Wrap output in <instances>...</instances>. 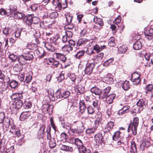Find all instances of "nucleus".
<instances>
[{
    "mask_svg": "<svg viewBox=\"0 0 153 153\" xmlns=\"http://www.w3.org/2000/svg\"><path fill=\"white\" fill-rule=\"evenodd\" d=\"M123 134L122 132L119 131H115L114 134V135L112 136L113 140H114L116 141L120 138V137H123L122 136Z\"/></svg>",
    "mask_w": 153,
    "mask_h": 153,
    "instance_id": "nucleus-25",
    "label": "nucleus"
},
{
    "mask_svg": "<svg viewBox=\"0 0 153 153\" xmlns=\"http://www.w3.org/2000/svg\"><path fill=\"white\" fill-rule=\"evenodd\" d=\"M74 144L78 148L82 146L83 144L82 141L78 138H76L75 139Z\"/></svg>",
    "mask_w": 153,
    "mask_h": 153,
    "instance_id": "nucleus-56",
    "label": "nucleus"
},
{
    "mask_svg": "<svg viewBox=\"0 0 153 153\" xmlns=\"http://www.w3.org/2000/svg\"><path fill=\"white\" fill-rule=\"evenodd\" d=\"M121 16L119 15L115 18L113 22V23L117 25L118 27L117 29H120V25H122V23L121 22Z\"/></svg>",
    "mask_w": 153,
    "mask_h": 153,
    "instance_id": "nucleus-26",
    "label": "nucleus"
},
{
    "mask_svg": "<svg viewBox=\"0 0 153 153\" xmlns=\"http://www.w3.org/2000/svg\"><path fill=\"white\" fill-rule=\"evenodd\" d=\"M24 14L22 13L19 11H16L15 13H13V17L15 19H21L24 16Z\"/></svg>",
    "mask_w": 153,
    "mask_h": 153,
    "instance_id": "nucleus-33",
    "label": "nucleus"
},
{
    "mask_svg": "<svg viewBox=\"0 0 153 153\" xmlns=\"http://www.w3.org/2000/svg\"><path fill=\"white\" fill-rule=\"evenodd\" d=\"M11 128L10 130V132L11 133H13L14 132L16 129H19L17 127L14 125V124H11Z\"/></svg>",
    "mask_w": 153,
    "mask_h": 153,
    "instance_id": "nucleus-64",
    "label": "nucleus"
},
{
    "mask_svg": "<svg viewBox=\"0 0 153 153\" xmlns=\"http://www.w3.org/2000/svg\"><path fill=\"white\" fill-rule=\"evenodd\" d=\"M55 55L56 58L62 62H65L67 60V57H66L65 55L63 54L59 53H54Z\"/></svg>",
    "mask_w": 153,
    "mask_h": 153,
    "instance_id": "nucleus-14",
    "label": "nucleus"
},
{
    "mask_svg": "<svg viewBox=\"0 0 153 153\" xmlns=\"http://www.w3.org/2000/svg\"><path fill=\"white\" fill-rule=\"evenodd\" d=\"M27 47L28 49L31 50H36L38 48V46L35 43H30L28 44L27 45Z\"/></svg>",
    "mask_w": 153,
    "mask_h": 153,
    "instance_id": "nucleus-39",
    "label": "nucleus"
},
{
    "mask_svg": "<svg viewBox=\"0 0 153 153\" xmlns=\"http://www.w3.org/2000/svg\"><path fill=\"white\" fill-rule=\"evenodd\" d=\"M103 138L102 134L101 133H98L96 134L94 136V140L96 143H101L102 142Z\"/></svg>",
    "mask_w": 153,
    "mask_h": 153,
    "instance_id": "nucleus-21",
    "label": "nucleus"
},
{
    "mask_svg": "<svg viewBox=\"0 0 153 153\" xmlns=\"http://www.w3.org/2000/svg\"><path fill=\"white\" fill-rule=\"evenodd\" d=\"M139 123V119L137 117L133 118V122H131L129 125L128 128V131L129 132L131 130L132 131V134L135 135L137 134V129Z\"/></svg>",
    "mask_w": 153,
    "mask_h": 153,
    "instance_id": "nucleus-2",
    "label": "nucleus"
},
{
    "mask_svg": "<svg viewBox=\"0 0 153 153\" xmlns=\"http://www.w3.org/2000/svg\"><path fill=\"white\" fill-rule=\"evenodd\" d=\"M95 66L94 63H88L84 70L85 74L87 75H90L93 71V69Z\"/></svg>",
    "mask_w": 153,
    "mask_h": 153,
    "instance_id": "nucleus-6",
    "label": "nucleus"
},
{
    "mask_svg": "<svg viewBox=\"0 0 153 153\" xmlns=\"http://www.w3.org/2000/svg\"><path fill=\"white\" fill-rule=\"evenodd\" d=\"M114 123L113 121L108 122L105 125L103 129V132L105 133L110 132L113 129Z\"/></svg>",
    "mask_w": 153,
    "mask_h": 153,
    "instance_id": "nucleus-7",
    "label": "nucleus"
},
{
    "mask_svg": "<svg viewBox=\"0 0 153 153\" xmlns=\"http://www.w3.org/2000/svg\"><path fill=\"white\" fill-rule=\"evenodd\" d=\"M9 85L11 88H15L17 86L18 83L16 80H13L9 83Z\"/></svg>",
    "mask_w": 153,
    "mask_h": 153,
    "instance_id": "nucleus-51",
    "label": "nucleus"
},
{
    "mask_svg": "<svg viewBox=\"0 0 153 153\" xmlns=\"http://www.w3.org/2000/svg\"><path fill=\"white\" fill-rule=\"evenodd\" d=\"M93 21L97 25H104L103 21L101 18H98L97 16H94L93 19Z\"/></svg>",
    "mask_w": 153,
    "mask_h": 153,
    "instance_id": "nucleus-31",
    "label": "nucleus"
},
{
    "mask_svg": "<svg viewBox=\"0 0 153 153\" xmlns=\"http://www.w3.org/2000/svg\"><path fill=\"white\" fill-rule=\"evenodd\" d=\"M144 57L146 59V60L148 61V62H147V64L148 65L149 63L151 62V59L152 57L153 58L152 56L150 54L148 53H146L144 55Z\"/></svg>",
    "mask_w": 153,
    "mask_h": 153,
    "instance_id": "nucleus-59",
    "label": "nucleus"
},
{
    "mask_svg": "<svg viewBox=\"0 0 153 153\" xmlns=\"http://www.w3.org/2000/svg\"><path fill=\"white\" fill-rule=\"evenodd\" d=\"M97 130V129L94 127H92L86 129L85 131L87 134L91 135L92 134H94Z\"/></svg>",
    "mask_w": 153,
    "mask_h": 153,
    "instance_id": "nucleus-41",
    "label": "nucleus"
},
{
    "mask_svg": "<svg viewBox=\"0 0 153 153\" xmlns=\"http://www.w3.org/2000/svg\"><path fill=\"white\" fill-rule=\"evenodd\" d=\"M45 47L47 48V50L51 52H53L55 50V47L49 43H45Z\"/></svg>",
    "mask_w": 153,
    "mask_h": 153,
    "instance_id": "nucleus-42",
    "label": "nucleus"
},
{
    "mask_svg": "<svg viewBox=\"0 0 153 153\" xmlns=\"http://www.w3.org/2000/svg\"><path fill=\"white\" fill-rule=\"evenodd\" d=\"M146 37L149 40H151L153 39V28H148L147 30L144 32Z\"/></svg>",
    "mask_w": 153,
    "mask_h": 153,
    "instance_id": "nucleus-9",
    "label": "nucleus"
},
{
    "mask_svg": "<svg viewBox=\"0 0 153 153\" xmlns=\"http://www.w3.org/2000/svg\"><path fill=\"white\" fill-rule=\"evenodd\" d=\"M115 38L114 37H111L108 40V46L110 47H114L116 45L115 43L114 42Z\"/></svg>",
    "mask_w": 153,
    "mask_h": 153,
    "instance_id": "nucleus-48",
    "label": "nucleus"
},
{
    "mask_svg": "<svg viewBox=\"0 0 153 153\" xmlns=\"http://www.w3.org/2000/svg\"><path fill=\"white\" fill-rule=\"evenodd\" d=\"M50 40L55 45L59 46L60 42L59 35L56 34L55 35L52 37Z\"/></svg>",
    "mask_w": 153,
    "mask_h": 153,
    "instance_id": "nucleus-12",
    "label": "nucleus"
},
{
    "mask_svg": "<svg viewBox=\"0 0 153 153\" xmlns=\"http://www.w3.org/2000/svg\"><path fill=\"white\" fill-rule=\"evenodd\" d=\"M102 113L98 111L97 113L96 120L102 122Z\"/></svg>",
    "mask_w": 153,
    "mask_h": 153,
    "instance_id": "nucleus-61",
    "label": "nucleus"
},
{
    "mask_svg": "<svg viewBox=\"0 0 153 153\" xmlns=\"http://www.w3.org/2000/svg\"><path fill=\"white\" fill-rule=\"evenodd\" d=\"M140 74L135 72L131 74V80L134 84L138 85L141 81Z\"/></svg>",
    "mask_w": 153,
    "mask_h": 153,
    "instance_id": "nucleus-4",
    "label": "nucleus"
},
{
    "mask_svg": "<svg viewBox=\"0 0 153 153\" xmlns=\"http://www.w3.org/2000/svg\"><path fill=\"white\" fill-rule=\"evenodd\" d=\"M68 138V136L67 134L65 132H62L60 136L61 140L65 142Z\"/></svg>",
    "mask_w": 153,
    "mask_h": 153,
    "instance_id": "nucleus-47",
    "label": "nucleus"
},
{
    "mask_svg": "<svg viewBox=\"0 0 153 153\" xmlns=\"http://www.w3.org/2000/svg\"><path fill=\"white\" fill-rule=\"evenodd\" d=\"M9 58L12 62H14L16 61V59L18 58V57L16 55L12 53L9 56Z\"/></svg>",
    "mask_w": 153,
    "mask_h": 153,
    "instance_id": "nucleus-60",
    "label": "nucleus"
},
{
    "mask_svg": "<svg viewBox=\"0 0 153 153\" xmlns=\"http://www.w3.org/2000/svg\"><path fill=\"white\" fill-rule=\"evenodd\" d=\"M26 19L25 22L28 25H31L33 24V15H29L25 17Z\"/></svg>",
    "mask_w": 153,
    "mask_h": 153,
    "instance_id": "nucleus-36",
    "label": "nucleus"
},
{
    "mask_svg": "<svg viewBox=\"0 0 153 153\" xmlns=\"http://www.w3.org/2000/svg\"><path fill=\"white\" fill-rule=\"evenodd\" d=\"M31 114V112L30 111L23 112L20 115V120L21 121H25L28 119Z\"/></svg>",
    "mask_w": 153,
    "mask_h": 153,
    "instance_id": "nucleus-11",
    "label": "nucleus"
},
{
    "mask_svg": "<svg viewBox=\"0 0 153 153\" xmlns=\"http://www.w3.org/2000/svg\"><path fill=\"white\" fill-rule=\"evenodd\" d=\"M65 16L66 19V24L71 23L73 18V16L69 13H67L65 14Z\"/></svg>",
    "mask_w": 153,
    "mask_h": 153,
    "instance_id": "nucleus-37",
    "label": "nucleus"
},
{
    "mask_svg": "<svg viewBox=\"0 0 153 153\" xmlns=\"http://www.w3.org/2000/svg\"><path fill=\"white\" fill-rule=\"evenodd\" d=\"M85 52L84 50L79 51L75 55V57L76 58L79 59L82 57L84 55Z\"/></svg>",
    "mask_w": 153,
    "mask_h": 153,
    "instance_id": "nucleus-49",
    "label": "nucleus"
},
{
    "mask_svg": "<svg viewBox=\"0 0 153 153\" xmlns=\"http://www.w3.org/2000/svg\"><path fill=\"white\" fill-rule=\"evenodd\" d=\"M104 79L105 83L107 84H113L114 82L112 76L111 74H108L106 75L104 77Z\"/></svg>",
    "mask_w": 153,
    "mask_h": 153,
    "instance_id": "nucleus-19",
    "label": "nucleus"
},
{
    "mask_svg": "<svg viewBox=\"0 0 153 153\" xmlns=\"http://www.w3.org/2000/svg\"><path fill=\"white\" fill-rule=\"evenodd\" d=\"M122 88L124 90H127L130 88L129 82L127 81H125L123 83L122 86Z\"/></svg>",
    "mask_w": 153,
    "mask_h": 153,
    "instance_id": "nucleus-44",
    "label": "nucleus"
},
{
    "mask_svg": "<svg viewBox=\"0 0 153 153\" xmlns=\"http://www.w3.org/2000/svg\"><path fill=\"white\" fill-rule=\"evenodd\" d=\"M48 144L49 147L51 148H54L56 145V141L54 138H52L48 142Z\"/></svg>",
    "mask_w": 153,
    "mask_h": 153,
    "instance_id": "nucleus-46",
    "label": "nucleus"
},
{
    "mask_svg": "<svg viewBox=\"0 0 153 153\" xmlns=\"http://www.w3.org/2000/svg\"><path fill=\"white\" fill-rule=\"evenodd\" d=\"M22 30L21 29H17L15 31V36L16 38H18L20 36Z\"/></svg>",
    "mask_w": 153,
    "mask_h": 153,
    "instance_id": "nucleus-63",
    "label": "nucleus"
},
{
    "mask_svg": "<svg viewBox=\"0 0 153 153\" xmlns=\"http://www.w3.org/2000/svg\"><path fill=\"white\" fill-rule=\"evenodd\" d=\"M76 89L78 91L77 92L79 93L80 94H83L85 92V87L83 85L80 84L76 86Z\"/></svg>",
    "mask_w": 153,
    "mask_h": 153,
    "instance_id": "nucleus-32",
    "label": "nucleus"
},
{
    "mask_svg": "<svg viewBox=\"0 0 153 153\" xmlns=\"http://www.w3.org/2000/svg\"><path fill=\"white\" fill-rule=\"evenodd\" d=\"M51 24L49 22L45 21L40 23V27L43 29L46 28L47 27H48V25H51Z\"/></svg>",
    "mask_w": 153,
    "mask_h": 153,
    "instance_id": "nucleus-43",
    "label": "nucleus"
},
{
    "mask_svg": "<svg viewBox=\"0 0 153 153\" xmlns=\"http://www.w3.org/2000/svg\"><path fill=\"white\" fill-rule=\"evenodd\" d=\"M89 40L85 39H81L78 40L77 42V46H84L88 42Z\"/></svg>",
    "mask_w": 153,
    "mask_h": 153,
    "instance_id": "nucleus-29",
    "label": "nucleus"
},
{
    "mask_svg": "<svg viewBox=\"0 0 153 153\" xmlns=\"http://www.w3.org/2000/svg\"><path fill=\"white\" fill-rule=\"evenodd\" d=\"M87 112L89 114H95V111L94 108L91 105H88L87 107Z\"/></svg>",
    "mask_w": 153,
    "mask_h": 153,
    "instance_id": "nucleus-45",
    "label": "nucleus"
},
{
    "mask_svg": "<svg viewBox=\"0 0 153 153\" xmlns=\"http://www.w3.org/2000/svg\"><path fill=\"white\" fill-rule=\"evenodd\" d=\"M70 95V92L68 90L63 91L61 88L58 89L56 92L55 95L57 99L68 97Z\"/></svg>",
    "mask_w": 153,
    "mask_h": 153,
    "instance_id": "nucleus-3",
    "label": "nucleus"
},
{
    "mask_svg": "<svg viewBox=\"0 0 153 153\" xmlns=\"http://www.w3.org/2000/svg\"><path fill=\"white\" fill-rule=\"evenodd\" d=\"M60 149L67 152H72L73 151V148L72 147L62 144L61 146Z\"/></svg>",
    "mask_w": 153,
    "mask_h": 153,
    "instance_id": "nucleus-28",
    "label": "nucleus"
},
{
    "mask_svg": "<svg viewBox=\"0 0 153 153\" xmlns=\"http://www.w3.org/2000/svg\"><path fill=\"white\" fill-rule=\"evenodd\" d=\"M24 54L23 55L25 56L27 60L31 61L34 58L32 52H28L26 49H25Z\"/></svg>",
    "mask_w": 153,
    "mask_h": 153,
    "instance_id": "nucleus-13",
    "label": "nucleus"
},
{
    "mask_svg": "<svg viewBox=\"0 0 153 153\" xmlns=\"http://www.w3.org/2000/svg\"><path fill=\"white\" fill-rule=\"evenodd\" d=\"M90 91L92 94H94L97 96H99L101 93V89L96 87H92L90 89Z\"/></svg>",
    "mask_w": 153,
    "mask_h": 153,
    "instance_id": "nucleus-22",
    "label": "nucleus"
},
{
    "mask_svg": "<svg viewBox=\"0 0 153 153\" xmlns=\"http://www.w3.org/2000/svg\"><path fill=\"white\" fill-rule=\"evenodd\" d=\"M45 125H42L40 127L37 134V137L39 139L43 138L45 135Z\"/></svg>",
    "mask_w": 153,
    "mask_h": 153,
    "instance_id": "nucleus-10",
    "label": "nucleus"
},
{
    "mask_svg": "<svg viewBox=\"0 0 153 153\" xmlns=\"http://www.w3.org/2000/svg\"><path fill=\"white\" fill-rule=\"evenodd\" d=\"M17 10V7L15 5H11L10 8V11L9 12L10 15L15 13Z\"/></svg>",
    "mask_w": 153,
    "mask_h": 153,
    "instance_id": "nucleus-50",
    "label": "nucleus"
},
{
    "mask_svg": "<svg viewBox=\"0 0 153 153\" xmlns=\"http://www.w3.org/2000/svg\"><path fill=\"white\" fill-rule=\"evenodd\" d=\"M130 108L128 105H125L119 111L117 114L120 116L123 115L129 112Z\"/></svg>",
    "mask_w": 153,
    "mask_h": 153,
    "instance_id": "nucleus-8",
    "label": "nucleus"
},
{
    "mask_svg": "<svg viewBox=\"0 0 153 153\" xmlns=\"http://www.w3.org/2000/svg\"><path fill=\"white\" fill-rule=\"evenodd\" d=\"M32 103L30 101H26L24 102L23 105L24 108L25 109L30 108L32 106Z\"/></svg>",
    "mask_w": 153,
    "mask_h": 153,
    "instance_id": "nucleus-57",
    "label": "nucleus"
},
{
    "mask_svg": "<svg viewBox=\"0 0 153 153\" xmlns=\"http://www.w3.org/2000/svg\"><path fill=\"white\" fill-rule=\"evenodd\" d=\"M44 51V50L41 49L40 50L37 49L36 50H34V53L35 54L37 55L38 58L40 59V57L42 55V53Z\"/></svg>",
    "mask_w": 153,
    "mask_h": 153,
    "instance_id": "nucleus-53",
    "label": "nucleus"
},
{
    "mask_svg": "<svg viewBox=\"0 0 153 153\" xmlns=\"http://www.w3.org/2000/svg\"><path fill=\"white\" fill-rule=\"evenodd\" d=\"M127 49L128 48L126 45H123L119 47V50L121 53H124L126 51Z\"/></svg>",
    "mask_w": 153,
    "mask_h": 153,
    "instance_id": "nucleus-54",
    "label": "nucleus"
},
{
    "mask_svg": "<svg viewBox=\"0 0 153 153\" xmlns=\"http://www.w3.org/2000/svg\"><path fill=\"white\" fill-rule=\"evenodd\" d=\"M32 76L31 75L29 74H27L26 77L24 82L27 83H29L31 82L32 79Z\"/></svg>",
    "mask_w": 153,
    "mask_h": 153,
    "instance_id": "nucleus-62",
    "label": "nucleus"
},
{
    "mask_svg": "<svg viewBox=\"0 0 153 153\" xmlns=\"http://www.w3.org/2000/svg\"><path fill=\"white\" fill-rule=\"evenodd\" d=\"M70 131L73 134H79L82 133L85 129L84 126L82 122L79 121L73 122Z\"/></svg>",
    "mask_w": 153,
    "mask_h": 153,
    "instance_id": "nucleus-1",
    "label": "nucleus"
},
{
    "mask_svg": "<svg viewBox=\"0 0 153 153\" xmlns=\"http://www.w3.org/2000/svg\"><path fill=\"white\" fill-rule=\"evenodd\" d=\"M0 14L2 16H8L10 15V13L5 9L1 8L0 9Z\"/></svg>",
    "mask_w": 153,
    "mask_h": 153,
    "instance_id": "nucleus-52",
    "label": "nucleus"
},
{
    "mask_svg": "<svg viewBox=\"0 0 153 153\" xmlns=\"http://www.w3.org/2000/svg\"><path fill=\"white\" fill-rule=\"evenodd\" d=\"M147 101L145 99H140L139 100L137 104L138 107H139V113L142 111L144 107H146L147 105Z\"/></svg>",
    "mask_w": 153,
    "mask_h": 153,
    "instance_id": "nucleus-5",
    "label": "nucleus"
},
{
    "mask_svg": "<svg viewBox=\"0 0 153 153\" xmlns=\"http://www.w3.org/2000/svg\"><path fill=\"white\" fill-rule=\"evenodd\" d=\"M142 45L140 40H139L133 44V48L135 50H139L141 49Z\"/></svg>",
    "mask_w": 153,
    "mask_h": 153,
    "instance_id": "nucleus-30",
    "label": "nucleus"
},
{
    "mask_svg": "<svg viewBox=\"0 0 153 153\" xmlns=\"http://www.w3.org/2000/svg\"><path fill=\"white\" fill-rule=\"evenodd\" d=\"M52 106L51 105L48 104V103L46 104H44L42 107V110L44 112H47L50 111L49 108Z\"/></svg>",
    "mask_w": 153,
    "mask_h": 153,
    "instance_id": "nucleus-35",
    "label": "nucleus"
},
{
    "mask_svg": "<svg viewBox=\"0 0 153 153\" xmlns=\"http://www.w3.org/2000/svg\"><path fill=\"white\" fill-rule=\"evenodd\" d=\"M125 138H124L123 137H120L119 140L117 142V145H124L125 140Z\"/></svg>",
    "mask_w": 153,
    "mask_h": 153,
    "instance_id": "nucleus-58",
    "label": "nucleus"
},
{
    "mask_svg": "<svg viewBox=\"0 0 153 153\" xmlns=\"http://www.w3.org/2000/svg\"><path fill=\"white\" fill-rule=\"evenodd\" d=\"M48 96L50 100L52 101L55 100V98L54 96V91L52 89L50 88L48 91Z\"/></svg>",
    "mask_w": 153,
    "mask_h": 153,
    "instance_id": "nucleus-27",
    "label": "nucleus"
},
{
    "mask_svg": "<svg viewBox=\"0 0 153 153\" xmlns=\"http://www.w3.org/2000/svg\"><path fill=\"white\" fill-rule=\"evenodd\" d=\"M23 105V102L20 100H16L12 105V107L17 109H20Z\"/></svg>",
    "mask_w": 153,
    "mask_h": 153,
    "instance_id": "nucleus-15",
    "label": "nucleus"
},
{
    "mask_svg": "<svg viewBox=\"0 0 153 153\" xmlns=\"http://www.w3.org/2000/svg\"><path fill=\"white\" fill-rule=\"evenodd\" d=\"M48 61L49 63L52 64V65L55 68L58 67L60 64L59 61L55 60L53 58H49L48 59Z\"/></svg>",
    "mask_w": 153,
    "mask_h": 153,
    "instance_id": "nucleus-17",
    "label": "nucleus"
},
{
    "mask_svg": "<svg viewBox=\"0 0 153 153\" xmlns=\"http://www.w3.org/2000/svg\"><path fill=\"white\" fill-rule=\"evenodd\" d=\"M151 143L150 141L148 139L143 140L142 144L140 145V147L141 149H144L145 148H147L150 146Z\"/></svg>",
    "mask_w": 153,
    "mask_h": 153,
    "instance_id": "nucleus-24",
    "label": "nucleus"
},
{
    "mask_svg": "<svg viewBox=\"0 0 153 153\" xmlns=\"http://www.w3.org/2000/svg\"><path fill=\"white\" fill-rule=\"evenodd\" d=\"M18 59L19 63L22 66L27 63V60L23 54L19 56Z\"/></svg>",
    "mask_w": 153,
    "mask_h": 153,
    "instance_id": "nucleus-23",
    "label": "nucleus"
},
{
    "mask_svg": "<svg viewBox=\"0 0 153 153\" xmlns=\"http://www.w3.org/2000/svg\"><path fill=\"white\" fill-rule=\"evenodd\" d=\"M73 124V123H69L67 122H61V125L64 128H66L67 129H70V131L71 130V128H72V125Z\"/></svg>",
    "mask_w": 153,
    "mask_h": 153,
    "instance_id": "nucleus-34",
    "label": "nucleus"
},
{
    "mask_svg": "<svg viewBox=\"0 0 153 153\" xmlns=\"http://www.w3.org/2000/svg\"><path fill=\"white\" fill-rule=\"evenodd\" d=\"M2 123L4 125H5L6 126L8 127L10 124V119L7 117H5L4 120L3 122Z\"/></svg>",
    "mask_w": 153,
    "mask_h": 153,
    "instance_id": "nucleus-55",
    "label": "nucleus"
},
{
    "mask_svg": "<svg viewBox=\"0 0 153 153\" xmlns=\"http://www.w3.org/2000/svg\"><path fill=\"white\" fill-rule=\"evenodd\" d=\"M22 65L20 64H16L13 68V70L16 72H19L22 69Z\"/></svg>",
    "mask_w": 153,
    "mask_h": 153,
    "instance_id": "nucleus-38",
    "label": "nucleus"
},
{
    "mask_svg": "<svg viewBox=\"0 0 153 153\" xmlns=\"http://www.w3.org/2000/svg\"><path fill=\"white\" fill-rule=\"evenodd\" d=\"M62 50L65 53H70L73 50V47L70 45H66L61 48Z\"/></svg>",
    "mask_w": 153,
    "mask_h": 153,
    "instance_id": "nucleus-20",
    "label": "nucleus"
},
{
    "mask_svg": "<svg viewBox=\"0 0 153 153\" xmlns=\"http://www.w3.org/2000/svg\"><path fill=\"white\" fill-rule=\"evenodd\" d=\"M145 93L146 94L151 93L153 90V85L152 84L148 85L146 87Z\"/></svg>",
    "mask_w": 153,
    "mask_h": 153,
    "instance_id": "nucleus-40",
    "label": "nucleus"
},
{
    "mask_svg": "<svg viewBox=\"0 0 153 153\" xmlns=\"http://www.w3.org/2000/svg\"><path fill=\"white\" fill-rule=\"evenodd\" d=\"M115 97L116 94L114 93L109 94L106 97V102L107 103L109 104L112 103Z\"/></svg>",
    "mask_w": 153,
    "mask_h": 153,
    "instance_id": "nucleus-18",
    "label": "nucleus"
},
{
    "mask_svg": "<svg viewBox=\"0 0 153 153\" xmlns=\"http://www.w3.org/2000/svg\"><path fill=\"white\" fill-rule=\"evenodd\" d=\"M52 3L55 6L56 10L57 11H60L62 8L61 3L59 0H53Z\"/></svg>",
    "mask_w": 153,
    "mask_h": 153,
    "instance_id": "nucleus-16",
    "label": "nucleus"
}]
</instances>
